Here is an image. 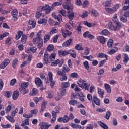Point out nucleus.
<instances>
[{"instance_id": "nucleus-17", "label": "nucleus", "mask_w": 129, "mask_h": 129, "mask_svg": "<svg viewBox=\"0 0 129 129\" xmlns=\"http://www.w3.org/2000/svg\"><path fill=\"white\" fill-rule=\"evenodd\" d=\"M19 95H20V93L18 91H15L12 95V98L14 100H17L18 99V97H19Z\"/></svg>"}, {"instance_id": "nucleus-24", "label": "nucleus", "mask_w": 129, "mask_h": 129, "mask_svg": "<svg viewBox=\"0 0 129 129\" xmlns=\"http://www.w3.org/2000/svg\"><path fill=\"white\" fill-rule=\"evenodd\" d=\"M84 25H85V26H87L88 28L95 27V24L89 23L87 21H85L84 22Z\"/></svg>"}, {"instance_id": "nucleus-51", "label": "nucleus", "mask_w": 129, "mask_h": 129, "mask_svg": "<svg viewBox=\"0 0 129 129\" xmlns=\"http://www.w3.org/2000/svg\"><path fill=\"white\" fill-rule=\"evenodd\" d=\"M83 65L87 70H89V64H88V61H85L83 62Z\"/></svg>"}, {"instance_id": "nucleus-53", "label": "nucleus", "mask_w": 129, "mask_h": 129, "mask_svg": "<svg viewBox=\"0 0 129 129\" xmlns=\"http://www.w3.org/2000/svg\"><path fill=\"white\" fill-rule=\"evenodd\" d=\"M70 77L71 78H77L78 77V74H77V73H72L70 75Z\"/></svg>"}, {"instance_id": "nucleus-37", "label": "nucleus", "mask_w": 129, "mask_h": 129, "mask_svg": "<svg viewBox=\"0 0 129 129\" xmlns=\"http://www.w3.org/2000/svg\"><path fill=\"white\" fill-rule=\"evenodd\" d=\"M48 103L47 101H44L41 104V110L44 111V109H46V105Z\"/></svg>"}, {"instance_id": "nucleus-4", "label": "nucleus", "mask_w": 129, "mask_h": 129, "mask_svg": "<svg viewBox=\"0 0 129 129\" xmlns=\"http://www.w3.org/2000/svg\"><path fill=\"white\" fill-rule=\"evenodd\" d=\"M28 86H29V82L22 83L19 88L20 91H23L24 94H27L29 92V91L26 89Z\"/></svg>"}, {"instance_id": "nucleus-2", "label": "nucleus", "mask_w": 129, "mask_h": 129, "mask_svg": "<svg viewBox=\"0 0 129 129\" xmlns=\"http://www.w3.org/2000/svg\"><path fill=\"white\" fill-rule=\"evenodd\" d=\"M77 83L81 88H83L85 90H89L90 84L87 83L86 81L82 79H79L77 81Z\"/></svg>"}, {"instance_id": "nucleus-59", "label": "nucleus", "mask_w": 129, "mask_h": 129, "mask_svg": "<svg viewBox=\"0 0 129 129\" xmlns=\"http://www.w3.org/2000/svg\"><path fill=\"white\" fill-rule=\"evenodd\" d=\"M49 40H50V35L47 34L46 35H45L44 40V43H47V42L49 41Z\"/></svg>"}, {"instance_id": "nucleus-35", "label": "nucleus", "mask_w": 129, "mask_h": 129, "mask_svg": "<svg viewBox=\"0 0 129 129\" xmlns=\"http://www.w3.org/2000/svg\"><path fill=\"white\" fill-rule=\"evenodd\" d=\"M69 125L70 126H71V127H73V128H81V126L79 125H76L73 123H70Z\"/></svg>"}, {"instance_id": "nucleus-47", "label": "nucleus", "mask_w": 129, "mask_h": 129, "mask_svg": "<svg viewBox=\"0 0 129 129\" xmlns=\"http://www.w3.org/2000/svg\"><path fill=\"white\" fill-rule=\"evenodd\" d=\"M27 35H22L21 38V42L22 44H25L26 43V41H27Z\"/></svg>"}, {"instance_id": "nucleus-50", "label": "nucleus", "mask_w": 129, "mask_h": 129, "mask_svg": "<svg viewBox=\"0 0 129 129\" xmlns=\"http://www.w3.org/2000/svg\"><path fill=\"white\" fill-rule=\"evenodd\" d=\"M9 35V32H5L2 34L0 35V41L1 40H3L4 38L5 37H8V35Z\"/></svg>"}, {"instance_id": "nucleus-57", "label": "nucleus", "mask_w": 129, "mask_h": 129, "mask_svg": "<svg viewBox=\"0 0 129 129\" xmlns=\"http://www.w3.org/2000/svg\"><path fill=\"white\" fill-rule=\"evenodd\" d=\"M118 9H119V4H117L114 5L113 7V10L114 12H116V11H117V10H118Z\"/></svg>"}, {"instance_id": "nucleus-61", "label": "nucleus", "mask_w": 129, "mask_h": 129, "mask_svg": "<svg viewBox=\"0 0 129 129\" xmlns=\"http://www.w3.org/2000/svg\"><path fill=\"white\" fill-rule=\"evenodd\" d=\"M53 9H54L53 8L52 6L51 7H49L46 10H45V13L46 14H50V12H51V11H52V10H53Z\"/></svg>"}, {"instance_id": "nucleus-42", "label": "nucleus", "mask_w": 129, "mask_h": 129, "mask_svg": "<svg viewBox=\"0 0 129 129\" xmlns=\"http://www.w3.org/2000/svg\"><path fill=\"white\" fill-rule=\"evenodd\" d=\"M61 5H62V1L55 2L52 4V7H53L54 8V7H57V6H61Z\"/></svg>"}, {"instance_id": "nucleus-1", "label": "nucleus", "mask_w": 129, "mask_h": 129, "mask_svg": "<svg viewBox=\"0 0 129 129\" xmlns=\"http://www.w3.org/2000/svg\"><path fill=\"white\" fill-rule=\"evenodd\" d=\"M42 36V30H40L36 35V37L33 38V42L36 45L38 44V47L39 49L43 46V39L41 37Z\"/></svg>"}, {"instance_id": "nucleus-26", "label": "nucleus", "mask_w": 129, "mask_h": 129, "mask_svg": "<svg viewBox=\"0 0 129 129\" xmlns=\"http://www.w3.org/2000/svg\"><path fill=\"white\" fill-rule=\"evenodd\" d=\"M104 86L107 93H111V88L110 85L108 84H105Z\"/></svg>"}, {"instance_id": "nucleus-63", "label": "nucleus", "mask_w": 129, "mask_h": 129, "mask_svg": "<svg viewBox=\"0 0 129 129\" xmlns=\"http://www.w3.org/2000/svg\"><path fill=\"white\" fill-rule=\"evenodd\" d=\"M16 82H17V80H16V79H12V80L10 81V85L11 86H13V85H15V84H16Z\"/></svg>"}, {"instance_id": "nucleus-36", "label": "nucleus", "mask_w": 129, "mask_h": 129, "mask_svg": "<svg viewBox=\"0 0 129 129\" xmlns=\"http://www.w3.org/2000/svg\"><path fill=\"white\" fill-rule=\"evenodd\" d=\"M89 14H90L89 12L87 11H84L83 12L82 15H81V18H82V19H84V18H86V17H88V15H89Z\"/></svg>"}, {"instance_id": "nucleus-43", "label": "nucleus", "mask_w": 129, "mask_h": 129, "mask_svg": "<svg viewBox=\"0 0 129 129\" xmlns=\"http://www.w3.org/2000/svg\"><path fill=\"white\" fill-rule=\"evenodd\" d=\"M112 44H113V40L109 39L107 42V46L108 48H112Z\"/></svg>"}, {"instance_id": "nucleus-7", "label": "nucleus", "mask_w": 129, "mask_h": 129, "mask_svg": "<svg viewBox=\"0 0 129 129\" xmlns=\"http://www.w3.org/2000/svg\"><path fill=\"white\" fill-rule=\"evenodd\" d=\"M53 80V73L49 72L47 76L45 78L46 83H50V81Z\"/></svg>"}, {"instance_id": "nucleus-14", "label": "nucleus", "mask_w": 129, "mask_h": 129, "mask_svg": "<svg viewBox=\"0 0 129 129\" xmlns=\"http://www.w3.org/2000/svg\"><path fill=\"white\" fill-rule=\"evenodd\" d=\"M71 42H72V39L70 38L62 44V47L63 48L69 47L70 44H71Z\"/></svg>"}, {"instance_id": "nucleus-33", "label": "nucleus", "mask_w": 129, "mask_h": 129, "mask_svg": "<svg viewBox=\"0 0 129 129\" xmlns=\"http://www.w3.org/2000/svg\"><path fill=\"white\" fill-rule=\"evenodd\" d=\"M68 52H69V54L71 55L72 58H76V53L75 52L74 50H70Z\"/></svg>"}, {"instance_id": "nucleus-34", "label": "nucleus", "mask_w": 129, "mask_h": 129, "mask_svg": "<svg viewBox=\"0 0 129 129\" xmlns=\"http://www.w3.org/2000/svg\"><path fill=\"white\" fill-rule=\"evenodd\" d=\"M98 94L100 96V97L102 98L104 95V91H103V89L98 88Z\"/></svg>"}, {"instance_id": "nucleus-60", "label": "nucleus", "mask_w": 129, "mask_h": 129, "mask_svg": "<svg viewBox=\"0 0 129 129\" xmlns=\"http://www.w3.org/2000/svg\"><path fill=\"white\" fill-rule=\"evenodd\" d=\"M17 64H18V59L15 58L12 62V66L13 68H16V65H17Z\"/></svg>"}, {"instance_id": "nucleus-32", "label": "nucleus", "mask_w": 129, "mask_h": 129, "mask_svg": "<svg viewBox=\"0 0 129 129\" xmlns=\"http://www.w3.org/2000/svg\"><path fill=\"white\" fill-rule=\"evenodd\" d=\"M102 5L104 6L105 8H106V7H109L111 5V1H106L102 3Z\"/></svg>"}, {"instance_id": "nucleus-28", "label": "nucleus", "mask_w": 129, "mask_h": 129, "mask_svg": "<svg viewBox=\"0 0 129 129\" xmlns=\"http://www.w3.org/2000/svg\"><path fill=\"white\" fill-rule=\"evenodd\" d=\"M91 14L94 17H98V16H99V13H98V11L95 9H93L91 10Z\"/></svg>"}, {"instance_id": "nucleus-20", "label": "nucleus", "mask_w": 129, "mask_h": 129, "mask_svg": "<svg viewBox=\"0 0 129 129\" xmlns=\"http://www.w3.org/2000/svg\"><path fill=\"white\" fill-rule=\"evenodd\" d=\"M28 24L32 26L33 29L36 27V21L35 19H31L29 20Z\"/></svg>"}, {"instance_id": "nucleus-22", "label": "nucleus", "mask_w": 129, "mask_h": 129, "mask_svg": "<svg viewBox=\"0 0 129 129\" xmlns=\"http://www.w3.org/2000/svg\"><path fill=\"white\" fill-rule=\"evenodd\" d=\"M100 35L103 36H108V35H110V32L108 31V30L105 29L102 30L100 33Z\"/></svg>"}, {"instance_id": "nucleus-39", "label": "nucleus", "mask_w": 129, "mask_h": 129, "mask_svg": "<svg viewBox=\"0 0 129 129\" xmlns=\"http://www.w3.org/2000/svg\"><path fill=\"white\" fill-rule=\"evenodd\" d=\"M29 119H25L21 123V126H24L25 125H29Z\"/></svg>"}, {"instance_id": "nucleus-31", "label": "nucleus", "mask_w": 129, "mask_h": 129, "mask_svg": "<svg viewBox=\"0 0 129 129\" xmlns=\"http://www.w3.org/2000/svg\"><path fill=\"white\" fill-rule=\"evenodd\" d=\"M56 55H57V54H56L55 52H53L51 53L50 55H49L51 62H53V61H55V60H56Z\"/></svg>"}, {"instance_id": "nucleus-62", "label": "nucleus", "mask_w": 129, "mask_h": 129, "mask_svg": "<svg viewBox=\"0 0 129 129\" xmlns=\"http://www.w3.org/2000/svg\"><path fill=\"white\" fill-rule=\"evenodd\" d=\"M57 74H58V75H61V76H64V75H65V71H64V70L63 71H61V70H58L57 71Z\"/></svg>"}, {"instance_id": "nucleus-21", "label": "nucleus", "mask_w": 129, "mask_h": 129, "mask_svg": "<svg viewBox=\"0 0 129 129\" xmlns=\"http://www.w3.org/2000/svg\"><path fill=\"white\" fill-rule=\"evenodd\" d=\"M49 7L50 6H49L48 4H46L44 6H40L38 8V11H40V12H42V11H46Z\"/></svg>"}, {"instance_id": "nucleus-16", "label": "nucleus", "mask_w": 129, "mask_h": 129, "mask_svg": "<svg viewBox=\"0 0 129 129\" xmlns=\"http://www.w3.org/2000/svg\"><path fill=\"white\" fill-rule=\"evenodd\" d=\"M70 86V83L69 82H63L61 83V87L62 89H66Z\"/></svg>"}, {"instance_id": "nucleus-23", "label": "nucleus", "mask_w": 129, "mask_h": 129, "mask_svg": "<svg viewBox=\"0 0 129 129\" xmlns=\"http://www.w3.org/2000/svg\"><path fill=\"white\" fill-rule=\"evenodd\" d=\"M129 57L127 54H124L123 56V63L124 65H126L128 63Z\"/></svg>"}, {"instance_id": "nucleus-25", "label": "nucleus", "mask_w": 129, "mask_h": 129, "mask_svg": "<svg viewBox=\"0 0 129 129\" xmlns=\"http://www.w3.org/2000/svg\"><path fill=\"white\" fill-rule=\"evenodd\" d=\"M35 84L37 86H41L43 84V82L40 78H37L35 79Z\"/></svg>"}, {"instance_id": "nucleus-54", "label": "nucleus", "mask_w": 129, "mask_h": 129, "mask_svg": "<svg viewBox=\"0 0 129 129\" xmlns=\"http://www.w3.org/2000/svg\"><path fill=\"white\" fill-rule=\"evenodd\" d=\"M110 115H111V113H110V111H108L106 112V115L104 116V117L106 118V119L109 120Z\"/></svg>"}, {"instance_id": "nucleus-10", "label": "nucleus", "mask_w": 129, "mask_h": 129, "mask_svg": "<svg viewBox=\"0 0 129 129\" xmlns=\"http://www.w3.org/2000/svg\"><path fill=\"white\" fill-rule=\"evenodd\" d=\"M68 17L70 20H73L74 19V12L72 8L68 10Z\"/></svg>"}, {"instance_id": "nucleus-46", "label": "nucleus", "mask_w": 129, "mask_h": 129, "mask_svg": "<svg viewBox=\"0 0 129 129\" xmlns=\"http://www.w3.org/2000/svg\"><path fill=\"white\" fill-rule=\"evenodd\" d=\"M12 39L11 37H8L6 40V44L7 46H10L12 44Z\"/></svg>"}, {"instance_id": "nucleus-64", "label": "nucleus", "mask_w": 129, "mask_h": 129, "mask_svg": "<svg viewBox=\"0 0 129 129\" xmlns=\"http://www.w3.org/2000/svg\"><path fill=\"white\" fill-rule=\"evenodd\" d=\"M23 116L25 118H31V117H33V115L32 114H24Z\"/></svg>"}, {"instance_id": "nucleus-15", "label": "nucleus", "mask_w": 129, "mask_h": 129, "mask_svg": "<svg viewBox=\"0 0 129 129\" xmlns=\"http://www.w3.org/2000/svg\"><path fill=\"white\" fill-rule=\"evenodd\" d=\"M93 98L94 103L99 106V105H100V100H99L95 95L93 96Z\"/></svg>"}, {"instance_id": "nucleus-30", "label": "nucleus", "mask_w": 129, "mask_h": 129, "mask_svg": "<svg viewBox=\"0 0 129 129\" xmlns=\"http://www.w3.org/2000/svg\"><path fill=\"white\" fill-rule=\"evenodd\" d=\"M117 47H115L113 48H112L111 50L108 51V54L109 55H113V54H115V53H116V52H117Z\"/></svg>"}, {"instance_id": "nucleus-48", "label": "nucleus", "mask_w": 129, "mask_h": 129, "mask_svg": "<svg viewBox=\"0 0 129 129\" xmlns=\"http://www.w3.org/2000/svg\"><path fill=\"white\" fill-rule=\"evenodd\" d=\"M59 63H60V60L57 59L56 60H54L53 62H51V66H57Z\"/></svg>"}, {"instance_id": "nucleus-18", "label": "nucleus", "mask_w": 129, "mask_h": 129, "mask_svg": "<svg viewBox=\"0 0 129 129\" xmlns=\"http://www.w3.org/2000/svg\"><path fill=\"white\" fill-rule=\"evenodd\" d=\"M69 54V52L67 51H58V55L59 57H64L65 56H67Z\"/></svg>"}, {"instance_id": "nucleus-49", "label": "nucleus", "mask_w": 129, "mask_h": 129, "mask_svg": "<svg viewBox=\"0 0 129 129\" xmlns=\"http://www.w3.org/2000/svg\"><path fill=\"white\" fill-rule=\"evenodd\" d=\"M42 15V12H41V10H38L36 12V19H39L40 17Z\"/></svg>"}, {"instance_id": "nucleus-3", "label": "nucleus", "mask_w": 129, "mask_h": 129, "mask_svg": "<svg viewBox=\"0 0 129 129\" xmlns=\"http://www.w3.org/2000/svg\"><path fill=\"white\" fill-rule=\"evenodd\" d=\"M115 26H114L112 24V22H109L108 26L109 29H110V30H112V31H117L122 27V23H121V22H120L119 21H118V22H116V23H115Z\"/></svg>"}, {"instance_id": "nucleus-52", "label": "nucleus", "mask_w": 129, "mask_h": 129, "mask_svg": "<svg viewBox=\"0 0 129 129\" xmlns=\"http://www.w3.org/2000/svg\"><path fill=\"white\" fill-rule=\"evenodd\" d=\"M56 33H58V30H57L55 28H52L49 33V34L50 35H53V34H56Z\"/></svg>"}, {"instance_id": "nucleus-38", "label": "nucleus", "mask_w": 129, "mask_h": 129, "mask_svg": "<svg viewBox=\"0 0 129 129\" xmlns=\"http://www.w3.org/2000/svg\"><path fill=\"white\" fill-rule=\"evenodd\" d=\"M18 108H16L14 110L12 111L11 112V115L12 117H15L16 116V114L18 113Z\"/></svg>"}, {"instance_id": "nucleus-9", "label": "nucleus", "mask_w": 129, "mask_h": 129, "mask_svg": "<svg viewBox=\"0 0 129 129\" xmlns=\"http://www.w3.org/2000/svg\"><path fill=\"white\" fill-rule=\"evenodd\" d=\"M10 64V60L5 59L0 64L1 69H5Z\"/></svg>"}, {"instance_id": "nucleus-27", "label": "nucleus", "mask_w": 129, "mask_h": 129, "mask_svg": "<svg viewBox=\"0 0 129 129\" xmlns=\"http://www.w3.org/2000/svg\"><path fill=\"white\" fill-rule=\"evenodd\" d=\"M47 19H40L38 21V24H39L40 25L41 24H43V26H45V25H47Z\"/></svg>"}, {"instance_id": "nucleus-5", "label": "nucleus", "mask_w": 129, "mask_h": 129, "mask_svg": "<svg viewBox=\"0 0 129 129\" xmlns=\"http://www.w3.org/2000/svg\"><path fill=\"white\" fill-rule=\"evenodd\" d=\"M70 29H71V26H70V25H69V24H67L66 25V31L64 32V31L62 30V34L64 38H66L67 36H70V35L72 34L71 32L69 31L68 30H70Z\"/></svg>"}, {"instance_id": "nucleus-13", "label": "nucleus", "mask_w": 129, "mask_h": 129, "mask_svg": "<svg viewBox=\"0 0 129 129\" xmlns=\"http://www.w3.org/2000/svg\"><path fill=\"white\" fill-rule=\"evenodd\" d=\"M52 17H53V18H54V19H55V20H57L58 22H62V16L61 15H58V16H57L56 15V13L55 12H53L52 14Z\"/></svg>"}, {"instance_id": "nucleus-40", "label": "nucleus", "mask_w": 129, "mask_h": 129, "mask_svg": "<svg viewBox=\"0 0 129 129\" xmlns=\"http://www.w3.org/2000/svg\"><path fill=\"white\" fill-rule=\"evenodd\" d=\"M6 118L11 123H14V122H15V119L13 118V117H11L10 116H7Z\"/></svg>"}, {"instance_id": "nucleus-12", "label": "nucleus", "mask_w": 129, "mask_h": 129, "mask_svg": "<svg viewBox=\"0 0 129 129\" xmlns=\"http://www.w3.org/2000/svg\"><path fill=\"white\" fill-rule=\"evenodd\" d=\"M51 125L47 124V123L42 122L39 124V126L41 129H48Z\"/></svg>"}, {"instance_id": "nucleus-58", "label": "nucleus", "mask_w": 129, "mask_h": 129, "mask_svg": "<svg viewBox=\"0 0 129 129\" xmlns=\"http://www.w3.org/2000/svg\"><path fill=\"white\" fill-rule=\"evenodd\" d=\"M98 57L99 58H106V60H107V55L102 53H99Z\"/></svg>"}, {"instance_id": "nucleus-56", "label": "nucleus", "mask_w": 129, "mask_h": 129, "mask_svg": "<svg viewBox=\"0 0 129 129\" xmlns=\"http://www.w3.org/2000/svg\"><path fill=\"white\" fill-rule=\"evenodd\" d=\"M69 121V118H68V116L67 115H65L63 118H62V122H64V123H66Z\"/></svg>"}, {"instance_id": "nucleus-29", "label": "nucleus", "mask_w": 129, "mask_h": 129, "mask_svg": "<svg viewBox=\"0 0 129 129\" xmlns=\"http://www.w3.org/2000/svg\"><path fill=\"white\" fill-rule=\"evenodd\" d=\"M75 49L78 51H83V48H82V44L81 43L78 44L76 45Z\"/></svg>"}, {"instance_id": "nucleus-8", "label": "nucleus", "mask_w": 129, "mask_h": 129, "mask_svg": "<svg viewBox=\"0 0 129 129\" xmlns=\"http://www.w3.org/2000/svg\"><path fill=\"white\" fill-rule=\"evenodd\" d=\"M12 16L13 17L12 20L13 21H17L18 20V10L17 9L13 10L11 12Z\"/></svg>"}, {"instance_id": "nucleus-19", "label": "nucleus", "mask_w": 129, "mask_h": 129, "mask_svg": "<svg viewBox=\"0 0 129 129\" xmlns=\"http://www.w3.org/2000/svg\"><path fill=\"white\" fill-rule=\"evenodd\" d=\"M99 126H100V127H101L103 129H108V126H107V125H106V124L99 121L98 122Z\"/></svg>"}, {"instance_id": "nucleus-55", "label": "nucleus", "mask_w": 129, "mask_h": 129, "mask_svg": "<svg viewBox=\"0 0 129 129\" xmlns=\"http://www.w3.org/2000/svg\"><path fill=\"white\" fill-rule=\"evenodd\" d=\"M63 9H66V10H68V11L70 10V9H71V7L68 6V4H67V3L66 2L63 4Z\"/></svg>"}, {"instance_id": "nucleus-44", "label": "nucleus", "mask_w": 129, "mask_h": 129, "mask_svg": "<svg viewBox=\"0 0 129 129\" xmlns=\"http://www.w3.org/2000/svg\"><path fill=\"white\" fill-rule=\"evenodd\" d=\"M54 50V45L53 44H50L47 48V51L48 52H52Z\"/></svg>"}, {"instance_id": "nucleus-41", "label": "nucleus", "mask_w": 129, "mask_h": 129, "mask_svg": "<svg viewBox=\"0 0 129 129\" xmlns=\"http://www.w3.org/2000/svg\"><path fill=\"white\" fill-rule=\"evenodd\" d=\"M105 10H106V11L107 12V13H109V14H113V13H114L113 8L105 7Z\"/></svg>"}, {"instance_id": "nucleus-45", "label": "nucleus", "mask_w": 129, "mask_h": 129, "mask_svg": "<svg viewBox=\"0 0 129 129\" xmlns=\"http://www.w3.org/2000/svg\"><path fill=\"white\" fill-rule=\"evenodd\" d=\"M112 21H113V23H114V24L119 22L118 21V19H117V15L116 14H115L114 15V16L113 17Z\"/></svg>"}, {"instance_id": "nucleus-11", "label": "nucleus", "mask_w": 129, "mask_h": 129, "mask_svg": "<svg viewBox=\"0 0 129 129\" xmlns=\"http://www.w3.org/2000/svg\"><path fill=\"white\" fill-rule=\"evenodd\" d=\"M97 39L98 41H99V42H100V43L102 45H104V44H105V42H106V39L102 36H98Z\"/></svg>"}, {"instance_id": "nucleus-6", "label": "nucleus", "mask_w": 129, "mask_h": 129, "mask_svg": "<svg viewBox=\"0 0 129 129\" xmlns=\"http://www.w3.org/2000/svg\"><path fill=\"white\" fill-rule=\"evenodd\" d=\"M43 60L45 64H46V65H48L49 63H51V59L48 53H47V52L45 53L43 57Z\"/></svg>"}]
</instances>
